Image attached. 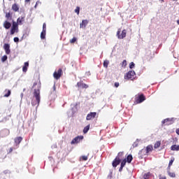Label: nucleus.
<instances>
[{"instance_id": "1", "label": "nucleus", "mask_w": 179, "mask_h": 179, "mask_svg": "<svg viewBox=\"0 0 179 179\" xmlns=\"http://www.w3.org/2000/svg\"><path fill=\"white\" fill-rule=\"evenodd\" d=\"M40 104V90H34V98L31 100L32 106H37L38 107Z\"/></svg>"}, {"instance_id": "2", "label": "nucleus", "mask_w": 179, "mask_h": 179, "mask_svg": "<svg viewBox=\"0 0 179 179\" xmlns=\"http://www.w3.org/2000/svg\"><path fill=\"white\" fill-rule=\"evenodd\" d=\"M15 33H19V25L16 24V22L13 21L10 29V35L13 36Z\"/></svg>"}, {"instance_id": "3", "label": "nucleus", "mask_w": 179, "mask_h": 179, "mask_svg": "<svg viewBox=\"0 0 179 179\" xmlns=\"http://www.w3.org/2000/svg\"><path fill=\"white\" fill-rule=\"evenodd\" d=\"M121 156H122V152H119L117 155V157L115 158V159L113 162V166L117 167L120 163H121Z\"/></svg>"}, {"instance_id": "4", "label": "nucleus", "mask_w": 179, "mask_h": 179, "mask_svg": "<svg viewBox=\"0 0 179 179\" xmlns=\"http://www.w3.org/2000/svg\"><path fill=\"white\" fill-rule=\"evenodd\" d=\"M83 136H78L75 137L71 142V145H76L80 143V141H83Z\"/></svg>"}, {"instance_id": "5", "label": "nucleus", "mask_w": 179, "mask_h": 179, "mask_svg": "<svg viewBox=\"0 0 179 179\" xmlns=\"http://www.w3.org/2000/svg\"><path fill=\"white\" fill-rule=\"evenodd\" d=\"M62 76V69H59L57 71L53 73V78L58 80Z\"/></svg>"}, {"instance_id": "6", "label": "nucleus", "mask_w": 179, "mask_h": 179, "mask_svg": "<svg viewBox=\"0 0 179 179\" xmlns=\"http://www.w3.org/2000/svg\"><path fill=\"white\" fill-rule=\"evenodd\" d=\"M120 33H121V30L118 29L117 32V38L122 39V38H124V37H127V30L124 29L122 31L121 34Z\"/></svg>"}, {"instance_id": "7", "label": "nucleus", "mask_w": 179, "mask_h": 179, "mask_svg": "<svg viewBox=\"0 0 179 179\" xmlns=\"http://www.w3.org/2000/svg\"><path fill=\"white\" fill-rule=\"evenodd\" d=\"M9 134H10V131L8 129H4L0 131V136L1 138H6V136H8Z\"/></svg>"}, {"instance_id": "8", "label": "nucleus", "mask_w": 179, "mask_h": 179, "mask_svg": "<svg viewBox=\"0 0 179 179\" xmlns=\"http://www.w3.org/2000/svg\"><path fill=\"white\" fill-rule=\"evenodd\" d=\"M135 75L136 73L134 71H130L124 76V79H134Z\"/></svg>"}, {"instance_id": "9", "label": "nucleus", "mask_w": 179, "mask_h": 179, "mask_svg": "<svg viewBox=\"0 0 179 179\" xmlns=\"http://www.w3.org/2000/svg\"><path fill=\"white\" fill-rule=\"evenodd\" d=\"M3 50H5L6 54L9 55V54H10V45L9 43H4Z\"/></svg>"}, {"instance_id": "10", "label": "nucleus", "mask_w": 179, "mask_h": 179, "mask_svg": "<svg viewBox=\"0 0 179 179\" xmlns=\"http://www.w3.org/2000/svg\"><path fill=\"white\" fill-rule=\"evenodd\" d=\"M24 19H26V16L24 15H22L20 17H19L17 19V22L16 24L19 26H22V24H23V22H24Z\"/></svg>"}, {"instance_id": "11", "label": "nucleus", "mask_w": 179, "mask_h": 179, "mask_svg": "<svg viewBox=\"0 0 179 179\" xmlns=\"http://www.w3.org/2000/svg\"><path fill=\"white\" fill-rule=\"evenodd\" d=\"M173 118H167L164 120L162 123V124H166V125H171V124H173Z\"/></svg>"}, {"instance_id": "12", "label": "nucleus", "mask_w": 179, "mask_h": 179, "mask_svg": "<svg viewBox=\"0 0 179 179\" xmlns=\"http://www.w3.org/2000/svg\"><path fill=\"white\" fill-rule=\"evenodd\" d=\"M77 86L78 87H79V89H87V87H89V86L85 83H83V82L80 81L78 82L77 83Z\"/></svg>"}, {"instance_id": "13", "label": "nucleus", "mask_w": 179, "mask_h": 179, "mask_svg": "<svg viewBox=\"0 0 179 179\" xmlns=\"http://www.w3.org/2000/svg\"><path fill=\"white\" fill-rule=\"evenodd\" d=\"M89 24V21L87 20H83L80 24V29H86V26Z\"/></svg>"}, {"instance_id": "14", "label": "nucleus", "mask_w": 179, "mask_h": 179, "mask_svg": "<svg viewBox=\"0 0 179 179\" xmlns=\"http://www.w3.org/2000/svg\"><path fill=\"white\" fill-rule=\"evenodd\" d=\"M143 101H145V96H143V94L140 95L136 99V102L137 103V104H139L141 103H143Z\"/></svg>"}, {"instance_id": "15", "label": "nucleus", "mask_w": 179, "mask_h": 179, "mask_svg": "<svg viewBox=\"0 0 179 179\" xmlns=\"http://www.w3.org/2000/svg\"><path fill=\"white\" fill-rule=\"evenodd\" d=\"M3 26L4 28L6 29V30H8V29H10L12 24H10V22H9L8 21H5L3 24Z\"/></svg>"}, {"instance_id": "16", "label": "nucleus", "mask_w": 179, "mask_h": 179, "mask_svg": "<svg viewBox=\"0 0 179 179\" xmlns=\"http://www.w3.org/2000/svg\"><path fill=\"white\" fill-rule=\"evenodd\" d=\"M4 93L5 94L3 95V97H9V96L12 94V92L10 91V90H8V89H6L4 90Z\"/></svg>"}, {"instance_id": "17", "label": "nucleus", "mask_w": 179, "mask_h": 179, "mask_svg": "<svg viewBox=\"0 0 179 179\" xmlns=\"http://www.w3.org/2000/svg\"><path fill=\"white\" fill-rule=\"evenodd\" d=\"M22 141H23V138L21 136L17 137L15 138V143H16V145H20V142H22Z\"/></svg>"}, {"instance_id": "18", "label": "nucleus", "mask_w": 179, "mask_h": 179, "mask_svg": "<svg viewBox=\"0 0 179 179\" xmlns=\"http://www.w3.org/2000/svg\"><path fill=\"white\" fill-rule=\"evenodd\" d=\"M12 10L14 12H19V6L17 4H16V3L13 4Z\"/></svg>"}, {"instance_id": "19", "label": "nucleus", "mask_w": 179, "mask_h": 179, "mask_svg": "<svg viewBox=\"0 0 179 179\" xmlns=\"http://www.w3.org/2000/svg\"><path fill=\"white\" fill-rule=\"evenodd\" d=\"M27 68H29V62H26L22 67V71L27 72Z\"/></svg>"}, {"instance_id": "20", "label": "nucleus", "mask_w": 179, "mask_h": 179, "mask_svg": "<svg viewBox=\"0 0 179 179\" xmlns=\"http://www.w3.org/2000/svg\"><path fill=\"white\" fill-rule=\"evenodd\" d=\"M143 150H146V153H149V152H152V150H153V146L150 145L147 146L145 150H142V152H143Z\"/></svg>"}, {"instance_id": "21", "label": "nucleus", "mask_w": 179, "mask_h": 179, "mask_svg": "<svg viewBox=\"0 0 179 179\" xmlns=\"http://www.w3.org/2000/svg\"><path fill=\"white\" fill-rule=\"evenodd\" d=\"M6 18L7 20H12V13H6Z\"/></svg>"}, {"instance_id": "22", "label": "nucleus", "mask_w": 179, "mask_h": 179, "mask_svg": "<svg viewBox=\"0 0 179 179\" xmlns=\"http://www.w3.org/2000/svg\"><path fill=\"white\" fill-rule=\"evenodd\" d=\"M99 117V115L96 112L90 113V118H97Z\"/></svg>"}, {"instance_id": "23", "label": "nucleus", "mask_w": 179, "mask_h": 179, "mask_svg": "<svg viewBox=\"0 0 179 179\" xmlns=\"http://www.w3.org/2000/svg\"><path fill=\"white\" fill-rule=\"evenodd\" d=\"M171 150H176L178 151L179 150V145H173L171 147Z\"/></svg>"}, {"instance_id": "24", "label": "nucleus", "mask_w": 179, "mask_h": 179, "mask_svg": "<svg viewBox=\"0 0 179 179\" xmlns=\"http://www.w3.org/2000/svg\"><path fill=\"white\" fill-rule=\"evenodd\" d=\"M160 145H162V143L160 141H157L156 143L154 145V148L157 149L160 147Z\"/></svg>"}, {"instance_id": "25", "label": "nucleus", "mask_w": 179, "mask_h": 179, "mask_svg": "<svg viewBox=\"0 0 179 179\" xmlns=\"http://www.w3.org/2000/svg\"><path fill=\"white\" fill-rule=\"evenodd\" d=\"M47 31H42V32L41 33V38L42 40H44V38H45V33Z\"/></svg>"}, {"instance_id": "26", "label": "nucleus", "mask_w": 179, "mask_h": 179, "mask_svg": "<svg viewBox=\"0 0 179 179\" xmlns=\"http://www.w3.org/2000/svg\"><path fill=\"white\" fill-rule=\"evenodd\" d=\"M78 41V38L76 37H73L72 39L70 40L71 44H75Z\"/></svg>"}, {"instance_id": "27", "label": "nucleus", "mask_w": 179, "mask_h": 179, "mask_svg": "<svg viewBox=\"0 0 179 179\" xmlns=\"http://www.w3.org/2000/svg\"><path fill=\"white\" fill-rule=\"evenodd\" d=\"M89 129H90V126L87 125V127H85L83 129V132L84 134H87Z\"/></svg>"}, {"instance_id": "28", "label": "nucleus", "mask_w": 179, "mask_h": 179, "mask_svg": "<svg viewBox=\"0 0 179 179\" xmlns=\"http://www.w3.org/2000/svg\"><path fill=\"white\" fill-rule=\"evenodd\" d=\"M80 160L83 162H86V160H87V156H85V155L81 156L80 157Z\"/></svg>"}, {"instance_id": "29", "label": "nucleus", "mask_w": 179, "mask_h": 179, "mask_svg": "<svg viewBox=\"0 0 179 179\" xmlns=\"http://www.w3.org/2000/svg\"><path fill=\"white\" fill-rule=\"evenodd\" d=\"M108 64H110V62H108V60H105L103 62V66H104V68H108Z\"/></svg>"}, {"instance_id": "30", "label": "nucleus", "mask_w": 179, "mask_h": 179, "mask_svg": "<svg viewBox=\"0 0 179 179\" xmlns=\"http://www.w3.org/2000/svg\"><path fill=\"white\" fill-rule=\"evenodd\" d=\"M150 177V173H145L143 176L144 179H149Z\"/></svg>"}, {"instance_id": "31", "label": "nucleus", "mask_w": 179, "mask_h": 179, "mask_svg": "<svg viewBox=\"0 0 179 179\" xmlns=\"http://www.w3.org/2000/svg\"><path fill=\"white\" fill-rule=\"evenodd\" d=\"M132 159H133L132 155H128L127 156V162L131 163L132 162Z\"/></svg>"}, {"instance_id": "32", "label": "nucleus", "mask_w": 179, "mask_h": 179, "mask_svg": "<svg viewBox=\"0 0 179 179\" xmlns=\"http://www.w3.org/2000/svg\"><path fill=\"white\" fill-rule=\"evenodd\" d=\"M139 142H141V140L137 139L136 141V142H134V144H133L134 148H136V146H138V143H139Z\"/></svg>"}, {"instance_id": "33", "label": "nucleus", "mask_w": 179, "mask_h": 179, "mask_svg": "<svg viewBox=\"0 0 179 179\" xmlns=\"http://www.w3.org/2000/svg\"><path fill=\"white\" fill-rule=\"evenodd\" d=\"M168 174L170 177H171L172 178H175L176 177V173H173V172H168Z\"/></svg>"}, {"instance_id": "34", "label": "nucleus", "mask_w": 179, "mask_h": 179, "mask_svg": "<svg viewBox=\"0 0 179 179\" xmlns=\"http://www.w3.org/2000/svg\"><path fill=\"white\" fill-rule=\"evenodd\" d=\"M80 11V8L79 6H77L75 9V13H77V15H79V13Z\"/></svg>"}, {"instance_id": "35", "label": "nucleus", "mask_w": 179, "mask_h": 179, "mask_svg": "<svg viewBox=\"0 0 179 179\" xmlns=\"http://www.w3.org/2000/svg\"><path fill=\"white\" fill-rule=\"evenodd\" d=\"M125 164H127V159H124L122 162H121V166L122 167H124Z\"/></svg>"}, {"instance_id": "36", "label": "nucleus", "mask_w": 179, "mask_h": 179, "mask_svg": "<svg viewBox=\"0 0 179 179\" xmlns=\"http://www.w3.org/2000/svg\"><path fill=\"white\" fill-rule=\"evenodd\" d=\"M6 59H8V56H6V55H3V56L1 57V61H2V62H5V61H6Z\"/></svg>"}, {"instance_id": "37", "label": "nucleus", "mask_w": 179, "mask_h": 179, "mask_svg": "<svg viewBox=\"0 0 179 179\" xmlns=\"http://www.w3.org/2000/svg\"><path fill=\"white\" fill-rule=\"evenodd\" d=\"M130 69H133V68H135V63L131 62L129 64Z\"/></svg>"}, {"instance_id": "38", "label": "nucleus", "mask_w": 179, "mask_h": 179, "mask_svg": "<svg viewBox=\"0 0 179 179\" xmlns=\"http://www.w3.org/2000/svg\"><path fill=\"white\" fill-rule=\"evenodd\" d=\"M43 31H47V24H45V23H43Z\"/></svg>"}, {"instance_id": "39", "label": "nucleus", "mask_w": 179, "mask_h": 179, "mask_svg": "<svg viewBox=\"0 0 179 179\" xmlns=\"http://www.w3.org/2000/svg\"><path fill=\"white\" fill-rule=\"evenodd\" d=\"M122 66H124V67L127 66V60H124L122 62Z\"/></svg>"}, {"instance_id": "40", "label": "nucleus", "mask_w": 179, "mask_h": 179, "mask_svg": "<svg viewBox=\"0 0 179 179\" xmlns=\"http://www.w3.org/2000/svg\"><path fill=\"white\" fill-rule=\"evenodd\" d=\"M13 40H14V42H15V43H19V38H18V37H15V38H13Z\"/></svg>"}, {"instance_id": "41", "label": "nucleus", "mask_w": 179, "mask_h": 179, "mask_svg": "<svg viewBox=\"0 0 179 179\" xmlns=\"http://www.w3.org/2000/svg\"><path fill=\"white\" fill-rule=\"evenodd\" d=\"M173 162H174V159H171V160L169 162V166L170 167V166H172Z\"/></svg>"}, {"instance_id": "42", "label": "nucleus", "mask_w": 179, "mask_h": 179, "mask_svg": "<svg viewBox=\"0 0 179 179\" xmlns=\"http://www.w3.org/2000/svg\"><path fill=\"white\" fill-rule=\"evenodd\" d=\"M12 152H13V148H10V149L8 150V154L9 155L10 153H12Z\"/></svg>"}, {"instance_id": "43", "label": "nucleus", "mask_w": 179, "mask_h": 179, "mask_svg": "<svg viewBox=\"0 0 179 179\" xmlns=\"http://www.w3.org/2000/svg\"><path fill=\"white\" fill-rule=\"evenodd\" d=\"M36 86H37V83H34L32 88L34 89V87H36Z\"/></svg>"}, {"instance_id": "44", "label": "nucleus", "mask_w": 179, "mask_h": 179, "mask_svg": "<svg viewBox=\"0 0 179 179\" xmlns=\"http://www.w3.org/2000/svg\"><path fill=\"white\" fill-rule=\"evenodd\" d=\"M118 86H120V83H115V87H118Z\"/></svg>"}, {"instance_id": "45", "label": "nucleus", "mask_w": 179, "mask_h": 179, "mask_svg": "<svg viewBox=\"0 0 179 179\" xmlns=\"http://www.w3.org/2000/svg\"><path fill=\"white\" fill-rule=\"evenodd\" d=\"M87 121H89L90 120V114H88L87 115Z\"/></svg>"}, {"instance_id": "46", "label": "nucleus", "mask_w": 179, "mask_h": 179, "mask_svg": "<svg viewBox=\"0 0 179 179\" xmlns=\"http://www.w3.org/2000/svg\"><path fill=\"white\" fill-rule=\"evenodd\" d=\"M159 179H166V176H159Z\"/></svg>"}, {"instance_id": "47", "label": "nucleus", "mask_w": 179, "mask_h": 179, "mask_svg": "<svg viewBox=\"0 0 179 179\" xmlns=\"http://www.w3.org/2000/svg\"><path fill=\"white\" fill-rule=\"evenodd\" d=\"M176 134H177L178 135H179V129H177L176 131Z\"/></svg>"}, {"instance_id": "48", "label": "nucleus", "mask_w": 179, "mask_h": 179, "mask_svg": "<svg viewBox=\"0 0 179 179\" xmlns=\"http://www.w3.org/2000/svg\"><path fill=\"white\" fill-rule=\"evenodd\" d=\"M122 169H124V167H122V166H120V169H119V171H122Z\"/></svg>"}, {"instance_id": "49", "label": "nucleus", "mask_w": 179, "mask_h": 179, "mask_svg": "<svg viewBox=\"0 0 179 179\" xmlns=\"http://www.w3.org/2000/svg\"><path fill=\"white\" fill-rule=\"evenodd\" d=\"M25 3L30 2V0H24Z\"/></svg>"}, {"instance_id": "50", "label": "nucleus", "mask_w": 179, "mask_h": 179, "mask_svg": "<svg viewBox=\"0 0 179 179\" xmlns=\"http://www.w3.org/2000/svg\"><path fill=\"white\" fill-rule=\"evenodd\" d=\"M38 3V1L36 2V5H35V8L37 7Z\"/></svg>"}, {"instance_id": "51", "label": "nucleus", "mask_w": 179, "mask_h": 179, "mask_svg": "<svg viewBox=\"0 0 179 179\" xmlns=\"http://www.w3.org/2000/svg\"><path fill=\"white\" fill-rule=\"evenodd\" d=\"M53 90L55 91L56 87H55V85L53 86Z\"/></svg>"}, {"instance_id": "52", "label": "nucleus", "mask_w": 179, "mask_h": 179, "mask_svg": "<svg viewBox=\"0 0 179 179\" xmlns=\"http://www.w3.org/2000/svg\"><path fill=\"white\" fill-rule=\"evenodd\" d=\"M178 24H179V20L177 21Z\"/></svg>"}, {"instance_id": "53", "label": "nucleus", "mask_w": 179, "mask_h": 179, "mask_svg": "<svg viewBox=\"0 0 179 179\" xmlns=\"http://www.w3.org/2000/svg\"><path fill=\"white\" fill-rule=\"evenodd\" d=\"M162 2H163V0H160Z\"/></svg>"}, {"instance_id": "54", "label": "nucleus", "mask_w": 179, "mask_h": 179, "mask_svg": "<svg viewBox=\"0 0 179 179\" xmlns=\"http://www.w3.org/2000/svg\"><path fill=\"white\" fill-rule=\"evenodd\" d=\"M173 1H177V0H173Z\"/></svg>"}]
</instances>
